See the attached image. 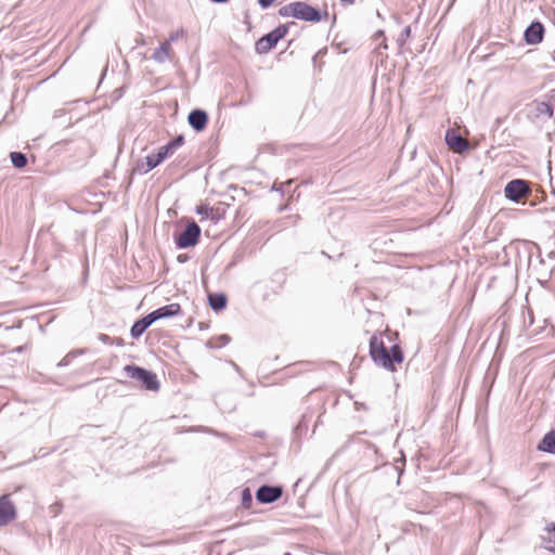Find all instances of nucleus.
<instances>
[{
    "mask_svg": "<svg viewBox=\"0 0 555 555\" xmlns=\"http://www.w3.org/2000/svg\"><path fill=\"white\" fill-rule=\"evenodd\" d=\"M279 15L282 17H294L297 20L318 23L322 18H327L328 12H321L304 1L291 2L279 9Z\"/></svg>",
    "mask_w": 555,
    "mask_h": 555,
    "instance_id": "obj_1",
    "label": "nucleus"
},
{
    "mask_svg": "<svg viewBox=\"0 0 555 555\" xmlns=\"http://www.w3.org/2000/svg\"><path fill=\"white\" fill-rule=\"evenodd\" d=\"M294 24L295 23L292 22L289 24L280 25L276 28H274L272 31L262 36L255 44L256 52L259 54L268 53L270 50H272L276 46V43L281 39H283L286 36V34L288 33V27Z\"/></svg>",
    "mask_w": 555,
    "mask_h": 555,
    "instance_id": "obj_2",
    "label": "nucleus"
},
{
    "mask_svg": "<svg viewBox=\"0 0 555 555\" xmlns=\"http://www.w3.org/2000/svg\"><path fill=\"white\" fill-rule=\"evenodd\" d=\"M370 354L377 365L395 371L388 349L376 335L370 338Z\"/></svg>",
    "mask_w": 555,
    "mask_h": 555,
    "instance_id": "obj_3",
    "label": "nucleus"
},
{
    "mask_svg": "<svg viewBox=\"0 0 555 555\" xmlns=\"http://www.w3.org/2000/svg\"><path fill=\"white\" fill-rule=\"evenodd\" d=\"M127 375L142 383L146 390L156 391L159 388L157 376L152 371L145 370L137 365H126Z\"/></svg>",
    "mask_w": 555,
    "mask_h": 555,
    "instance_id": "obj_4",
    "label": "nucleus"
},
{
    "mask_svg": "<svg viewBox=\"0 0 555 555\" xmlns=\"http://www.w3.org/2000/svg\"><path fill=\"white\" fill-rule=\"evenodd\" d=\"M201 236V228L195 221H191L185 229L176 237L178 248L195 246Z\"/></svg>",
    "mask_w": 555,
    "mask_h": 555,
    "instance_id": "obj_5",
    "label": "nucleus"
},
{
    "mask_svg": "<svg viewBox=\"0 0 555 555\" xmlns=\"http://www.w3.org/2000/svg\"><path fill=\"white\" fill-rule=\"evenodd\" d=\"M529 182L522 179L509 181L504 189L505 197L512 202H519L521 198L530 194Z\"/></svg>",
    "mask_w": 555,
    "mask_h": 555,
    "instance_id": "obj_6",
    "label": "nucleus"
},
{
    "mask_svg": "<svg viewBox=\"0 0 555 555\" xmlns=\"http://www.w3.org/2000/svg\"><path fill=\"white\" fill-rule=\"evenodd\" d=\"M283 494V489L280 486L263 485L258 488L256 499L259 503L270 504L278 501Z\"/></svg>",
    "mask_w": 555,
    "mask_h": 555,
    "instance_id": "obj_7",
    "label": "nucleus"
},
{
    "mask_svg": "<svg viewBox=\"0 0 555 555\" xmlns=\"http://www.w3.org/2000/svg\"><path fill=\"white\" fill-rule=\"evenodd\" d=\"M16 518V508L10 494L0 496V527L8 525Z\"/></svg>",
    "mask_w": 555,
    "mask_h": 555,
    "instance_id": "obj_8",
    "label": "nucleus"
},
{
    "mask_svg": "<svg viewBox=\"0 0 555 555\" xmlns=\"http://www.w3.org/2000/svg\"><path fill=\"white\" fill-rule=\"evenodd\" d=\"M444 139L448 146L454 152L462 153L469 149L468 141L453 129H449L446 132Z\"/></svg>",
    "mask_w": 555,
    "mask_h": 555,
    "instance_id": "obj_9",
    "label": "nucleus"
},
{
    "mask_svg": "<svg viewBox=\"0 0 555 555\" xmlns=\"http://www.w3.org/2000/svg\"><path fill=\"white\" fill-rule=\"evenodd\" d=\"M524 37L528 44L540 43L544 37V26L540 22H532L525 30Z\"/></svg>",
    "mask_w": 555,
    "mask_h": 555,
    "instance_id": "obj_10",
    "label": "nucleus"
},
{
    "mask_svg": "<svg viewBox=\"0 0 555 555\" xmlns=\"http://www.w3.org/2000/svg\"><path fill=\"white\" fill-rule=\"evenodd\" d=\"M151 57L156 63L163 64L167 61H172L175 57V52L169 42L164 41L157 49H155Z\"/></svg>",
    "mask_w": 555,
    "mask_h": 555,
    "instance_id": "obj_11",
    "label": "nucleus"
},
{
    "mask_svg": "<svg viewBox=\"0 0 555 555\" xmlns=\"http://www.w3.org/2000/svg\"><path fill=\"white\" fill-rule=\"evenodd\" d=\"M190 126L196 130L202 131L206 128L208 121V115L205 111L193 109L188 117Z\"/></svg>",
    "mask_w": 555,
    "mask_h": 555,
    "instance_id": "obj_12",
    "label": "nucleus"
},
{
    "mask_svg": "<svg viewBox=\"0 0 555 555\" xmlns=\"http://www.w3.org/2000/svg\"><path fill=\"white\" fill-rule=\"evenodd\" d=\"M151 313H152L154 320L157 321L160 319L171 318V317L180 314L181 307L179 304L173 302V304L163 306V307L152 311Z\"/></svg>",
    "mask_w": 555,
    "mask_h": 555,
    "instance_id": "obj_13",
    "label": "nucleus"
},
{
    "mask_svg": "<svg viewBox=\"0 0 555 555\" xmlns=\"http://www.w3.org/2000/svg\"><path fill=\"white\" fill-rule=\"evenodd\" d=\"M154 322L155 320L152 313H149L142 319L135 321L130 330L132 338H139Z\"/></svg>",
    "mask_w": 555,
    "mask_h": 555,
    "instance_id": "obj_14",
    "label": "nucleus"
},
{
    "mask_svg": "<svg viewBox=\"0 0 555 555\" xmlns=\"http://www.w3.org/2000/svg\"><path fill=\"white\" fill-rule=\"evenodd\" d=\"M538 450L541 452L555 455V431L551 430L544 435L538 444Z\"/></svg>",
    "mask_w": 555,
    "mask_h": 555,
    "instance_id": "obj_15",
    "label": "nucleus"
},
{
    "mask_svg": "<svg viewBox=\"0 0 555 555\" xmlns=\"http://www.w3.org/2000/svg\"><path fill=\"white\" fill-rule=\"evenodd\" d=\"M156 166H158V163H156L155 157L153 156V154H151L147 155L144 159H141L137 163L134 171L139 172L140 175H145L152 169H154Z\"/></svg>",
    "mask_w": 555,
    "mask_h": 555,
    "instance_id": "obj_16",
    "label": "nucleus"
},
{
    "mask_svg": "<svg viewBox=\"0 0 555 555\" xmlns=\"http://www.w3.org/2000/svg\"><path fill=\"white\" fill-rule=\"evenodd\" d=\"M208 301L214 311H221L225 308L228 299L222 293H214L208 295Z\"/></svg>",
    "mask_w": 555,
    "mask_h": 555,
    "instance_id": "obj_17",
    "label": "nucleus"
},
{
    "mask_svg": "<svg viewBox=\"0 0 555 555\" xmlns=\"http://www.w3.org/2000/svg\"><path fill=\"white\" fill-rule=\"evenodd\" d=\"M546 534L542 537L545 547L555 553V522H551L545 527Z\"/></svg>",
    "mask_w": 555,
    "mask_h": 555,
    "instance_id": "obj_18",
    "label": "nucleus"
},
{
    "mask_svg": "<svg viewBox=\"0 0 555 555\" xmlns=\"http://www.w3.org/2000/svg\"><path fill=\"white\" fill-rule=\"evenodd\" d=\"M535 113L538 116L551 118L553 116V107L546 102H538L535 103Z\"/></svg>",
    "mask_w": 555,
    "mask_h": 555,
    "instance_id": "obj_19",
    "label": "nucleus"
},
{
    "mask_svg": "<svg viewBox=\"0 0 555 555\" xmlns=\"http://www.w3.org/2000/svg\"><path fill=\"white\" fill-rule=\"evenodd\" d=\"M10 158L13 166L18 169L24 168L27 164L26 155L21 152H11Z\"/></svg>",
    "mask_w": 555,
    "mask_h": 555,
    "instance_id": "obj_20",
    "label": "nucleus"
},
{
    "mask_svg": "<svg viewBox=\"0 0 555 555\" xmlns=\"http://www.w3.org/2000/svg\"><path fill=\"white\" fill-rule=\"evenodd\" d=\"M389 354H390V359L392 361V364L395 362L396 363H401L403 361V353H402L401 348L398 345H395V346L391 347V349L389 351Z\"/></svg>",
    "mask_w": 555,
    "mask_h": 555,
    "instance_id": "obj_21",
    "label": "nucleus"
},
{
    "mask_svg": "<svg viewBox=\"0 0 555 555\" xmlns=\"http://www.w3.org/2000/svg\"><path fill=\"white\" fill-rule=\"evenodd\" d=\"M253 504V494L249 488L242 491V505L244 508H250Z\"/></svg>",
    "mask_w": 555,
    "mask_h": 555,
    "instance_id": "obj_22",
    "label": "nucleus"
},
{
    "mask_svg": "<svg viewBox=\"0 0 555 555\" xmlns=\"http://www.w3.org/2000/svg\"><path fill=\"white\" fill-rule=\"evenodd\" d=\"M410 36H411V27L405 26L397 39L399 47H403Z\"/></svg>",
    "mask_w": 555,
    "mask_h": 555,
    "instance_id": "obj_23",
    "label": "nucleus"
},
{
    "mask_svg": "<svg viewBox=\"0 0 555 555\" xmlns=\"http://www.w3.org/2000/svg\"><path fill=\"white\" fill-rule=\"evenodd\" d=\"M185 36V30L183 28L177 29L176 31H172L168 39H166V42H169L171 46L172 42L179 40L180 38H183Z\"/></svg>",
    "mask_w": 555,
    "mask_h": 555,
    "instance_id": "obj_24",
    "label": "nucleus"
},
{
    "mask_svg": "<svg viewBox=\"0 0 555 555\" xmlns=\"http://www.w3.org/2000/svg\"><path fill=\"white\" fill-rule=\"evenodd\" d=\"M212 211V208L208 207L207 205H201L196 209V212L205 218H210Z\"/></svg>",
    "mask_w": 555,
    "mask_h": 555,
    "instance_id": "obj_25",
    "label": "nucleus"
},
{
    "mask_svg": "<svg viewBox=\"0 0 555 555\" xmlns=\"http://www.w3.org/2000/svg\"><path fill=\"white\" fill-rule=\"evenodd\" d=\"M184 142V138L183 135H178L173 140L169 141L168 143L175 149L177 150L178 147H180Z\"/></svg>",
    "mask_w": 555,
    "mask_h": 555,
    "instance_id": "obj_26",
    "label": "nucleus"
},
{
    "mask_svg": "<svg viewBox=\"0 0 555 555\" xmlns=\"http://www.w3.org/2000/svg\"><path fill=\"white\" fill-rule=\"evenodd\" d=\"M159 151L167 158V157H169L173 153L175 149L169 143H167V144L163 145L162 147H159Z\"/></svg>",
    "mask_w": 555,
    "mask_h": 555,
    "instance_id": "obj_27",
    "label": "nucleus"
},
{
    "mask_svg": "<svg viewBox=\"0 0 555 555\" xmlns=\"http://www.w3.org/2000/svg\"><path fill=\"white\" fill-rule=\"evenodd\" d=\"M276 0H258V4L262 8V9H268L269 7H271Z\"/></svg>",
    "mask_w": 555,
    "mask_h": 555,
    "instance_id": "obj_28",
    "label": "nucleus"
},
{
    "mask_svg": "<svg viewBox=\"0 0 555 555\" xmlns=\"http://www.w3.org/2000/svg\"><path fill=\"white\" fill-rule=\"evenodd\" d=\"M153 156L155 157V160L158 163V165L166 159V156L159 150L156 154H153Z\"/></svg>",
    "mask_w": 555,
    "mask_h": 555,
    "instance_id": "obj_29",
    "label": "nucleus"
},
{
    "mask_svg": "<svg viewBox=\"0 0 555 555\" xmlns=\"http://www.w3.org/2000/svg\"><path fill=\"white\" fill-rule=\"evenodd\" d=\"M100 340L103 341L104 344H112L113 343L112 338L108 335H106V334H101L100 335Z\"/></svg>",
    "mask_w": 555,
    "mask_h": 555,
    "instance_id": "obj_30",
    "label": "nucleus"
},
{
    "mask_svg": "<svg viewBox=\"0 0 555 555\" xmlns=\"http://www.w3.org/2000/svg\"><path fill=\"white\" fill-rule=\"evenodd\" d=\"M220 340L222 341V345H227L230 340V337L228 335L220 336Z\"/></svg>",
    "mask_w": 555,
    "mask_h": 555,
    "instance_id": "obj_31",
    "label": "nucleus"
},
{
    "mask_svg": "<svg viewBox=\"0 0 555 555\" xmlns=\"http://www.w3.org/2000/svg\"><path fill=\"white\" fill-rule=\"evenodd\" d=\"M375 37H376V39H378V38H385L384 31H383V30H378V31L375 34Z\"/></svg>",
    "mask_w": 555,
    "mask_h": 555,
    "instance_id": "obj_32",
    "label": "nucleus"
},
{
    "mask_svg": "<svg viewBox=\"0 0 555 555\" xmlns=\"http://www.w3.org/2000/svg\"><path fill=\"white\" fill-rule=\"evenodd\" d=\"M340 2L345 3V4H353L356 2V0H339Z\"/></svg>",
    "mask_w": 555,
    "mask_h": 555,
    "instance_id": "obj_33",
    "label": "nucleus"
},
{
    "mask_svg": "<svg viewBox=\"0 0 555 555\" xmlns=\"http://www.w3.org/2000/svg\"><path fill=\"white\" fill-rule=\"evenodd\" d=\"M114 343L118 346H121L124 344L121 338H116Z\"/></svg>",
    "mask_w": 555,
    "mask_h": 555,
    "instance_id": "obj_34",
    "label": "nucleus"
},
{
    "mask_svg": "<svg viewBox=\"0 0 555 555\" xmlns=\"http://www.w3.org/2000/svg\"><path fill=\"white\" fill-rule=\"evenodd\" d=\"M212 2H216V3H225L228 2L229 0H211Z\"/></svg>",
    "mask_w": 555,
    "mask_h": 555,
    "instance_id": "obj_35",
    "label": "nucleus"
},
{
    "mask_svg": "<svg viewBox=\"0 0 555 555\" xmlns=\"http://www.w3.org/2000/svg\"><path fill=\"white\" fill-rule=\"evenodd\" d=\"M384 49H387L386 38H383V42L380 44Z\"/></svg>",
    "mask_w": 555,
    "mask_h": 555,
    "instance_id": "obj_36",
    "label": "nucleus"
},
{
    "mask_svg": "<svg viewBox=\"0 0 555 555\" xmlns=\"http://www.w3.org/2000/svg\"><path fill=\"white\" fill-rule=\"evenodd\" d=\"M23 350V347H17L15 351L21 352Z\"/></svg>",
    "mask_w": 555,
    "mask_h": 555,
    "instance_id": "obj_37",
    "label": "nucleus"
},
{
    "mask_svg": "<svg viewBox=\"0 0 555 555\" xmlns=\"http://www.w3.org/2000/svg\"><path fill=\"white\" fill-rule=\"evenodd\" d=\"M66 363L67 362H66V358H65L62 362H60V365H63V364L65 365Z\"/></svg>",
    "mask_w": 555,
    "mask_h": 555,
    "instance_id": "obj_38",
    "label": "nucleus"
},
{
    "mask_svg": "<svg viewBox=\"0 0 555 555\" xmlns=\"http://www.w3.org/2000/svg\"><path fill=\"white\" fill-rule=\"evenodd\" d=\"M553 194L555 195V188L553 189Z\"/></svg>",
    "mask_w": 555,
    "mask_h": 555,
    "instance_id": "obj_39",
    "label": "nucleus"
}]
</instances>
